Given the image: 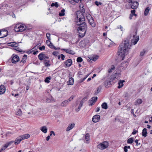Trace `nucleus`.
Returning <instances> with one entry per match:
<instances>
[{"label":"nucleus","instance_id":"nucleus-1","mask_svg":"<svg viewBox=\"0 0 152 152\" xmlns=\"http://www.w3.org/2000/svg\"><path fill=\"white\" fill-rule=\"evenodd\" d=\"M131 45L129 44V40L128 39L124 40L120 45L118 50V54L122 58V59L123 60L125 56L128 53L129 49Z\"/></svg>","mask_w":152,"mask_h":152},{"label":"nucleus","instance_id":"nucleus-2","mask_svg":"<svg viewBox=\"0 0 152 152\" xmlns=\"http://www.w3.org/2000/svg\"><path fill=\"white\" fill-rule=\"evenodd\" d=\"M82 23L80 24V25H78L79 26L78 28V30L79 31V36L80 37H83L85 35L86 32L87 27V25L86 22Z\"/></svg>","mask_w":152,"mask_h":152},{"label":"nucleus","instance_id":"nucleus-3","mask_svg":"<svg viewBox=\"0 0 152 152\" xmlns=\"http://www.w3.org/2000/svg\"><path fill=\"white\" fill-rule=\"evenodd\" d=\"M26 27L25 25L17 24L15 26L14 30L16 32H22L26 29Z\"/></svg>","mask_w":152,"mask_h":152},{"label":"nucleus","instance_id":"nucleus-4","mask_svg":"<svg viewBox=\"0 0 152 152\" xmlns=\"http://www.w3.org/2000/svg\"><path fill=\"white\" fill-rule=\"evenodd\" d=\"M108 146V142L107 141H104L102 143L99 144L97 145V148L101 150H103L106 148Z\"/></svg>","mask_w":152,"mask_h":152},{"label":"nucleus","instance_id":"nucleus-5","mask_svg":"<svg viewBox=\"0 0 152 152\" xmlns=\"http://www.w3.org/2000/svg\"><path fill=\"white\" fill-rule=\"evenodd\" d=\"M76 19H83V21L85 20L84 16L81 11H77L76 12Z\"/></svg>","mask_w":152,"mask_h":152},{"label":"nucleus","instance_id":"nucleus-6","mask_svg":"<svg viewBox=\"0 0 152 152\" xmlns=\"http://www.w3.org/2000/svg\"><path fill=\"white\" fill-rule=\"evenodd\" d=\"M12 62L13 64H16L17 62H18L19 61V57L13 54L11 56Z\"/></svg>","mask_w":152,"mask_h":152},{"label":"nucleus","instance_id":"nucleus-7","mask_svg":"<svg viewBox=\"0 0 152 152\" xmlns=\"http://www.w3.org/2000/svg\"><path fill=\"white\" fill-rule=\"evenodd\" d=\"M137 33L136 31L135 34L133 36V39L132 40V42L134 45H136L139 40V36H137Z\"/></svg>","mask_w":152,"mask_h":152},{"label":"nucleus","instance_id":"nucleus-8","mask_svg":"<svg viewBox=\"0 0 152 152\" xmlns=\"http://www.w3.org/2000/svg\"><path fill=\"white\" fill-rule=\"evenodd\" d=\"M97 98H98L97 96H94L91 99L89 100L88 102V105L89 106H91L94 105L97 101Z\"/></svg>","mask_w":152,"mask_h":152},{"label":"nucleus","instance_id":"nucleus-9","mask_svg":"<svg viewBox=\"0 0 152 152\" xmlns=\"http://www.w3.org/2000/svg\"><path fill=\"white\" fill-rule=\"evenodd\" d=\"M14 142V141H12L6 143L2 146L1 149L0 150V152H1L2 151H3L5 149L8 147V146L10 145L12 143H13Z\"/></svg>","mask_w":152,"mask_h":152},{"label":"nucleus","instance_id":"nucleus-10","mask_svg":"<svg viewBox=\"0 0 152 152\" xmlns=\"http://www.w3.org/2000/svg\"><path fill=\"white\" fill-rule=\"evenodd\" d=\"M8 34V32L7 30H4L0 31V38H4L6 37Z\"/></svg>","mask_w":152,"mask_h":152},{"label":"nucleus","instance_id":"nucleus-11","mask_svg":"<svg viewBox=\"0 0 152 152\" xmlns=\"http://www.w3.org/2000/svg\"><path fill=\"white\" fill-rule=\"evenodd\" d=\"M100 116L99 115H96L93 116L92 121L94 123H96L100 120Z\"/></svg>","mask_w":152,"mask_h":152},{"label":"nucleus","instance_id":"nucleus-12","mask_svg":"<svg viewBox=\"0 0 152 152\" xmlns=\"http://www.w3.org/2000/svg\"><path fill=\"white\" fill-rule=\"evenodd\" d=\"M39 59L40 61H42L45 60V59L49 58V57L48 56H46L45 55L42 53H40L38 56Z\"/></svg>","mask_w":152,"mask_h":152},{"label":"nucleus","instance_id":"nucleus-13","mask_svg":"<svg viewBox=\"0 0 152 152\" xmlns=\"http://www.w3.org/2000/svg\"><path fill=\"white\" fill-rule=\"evenodd\" d=\"M131 5V8L135 10L138 7L139 4L137 1H134L132 2Z\"/></svg>","mask_w":152,"mask_h":152},{"label":"nucleus","instance_id":"nucleus-14","mask_svg":"<svg viewBox=\"0 0 152 152\" xmlns=\"http://www.w3.org/2000/svg\"><path fill=\"white\" fill-rule=\"evenodd\" d=\"M72 63V61L71 59H69L64 62L65 67H68L70 66Z\"/></svg>","mask_w":152,"mask_h":152},{"label":"nucleus","instance_id":"nucleus-15","mask_svg":"<svg viewBox=\"0 0 152 152\" xmlns=\"http://www.w3.org/2000/svg\"><path fill=\"white\" fill-rule=\"evenodd\" d=\"M61 50H63L66 53L69 54L74 55L75 54V52L73 50L70 49H61Z\"/></svg>","mask_w":152,"mask_h":152},{"label":"nucleus","instance_id":"nucleus-16","mask_svg":"<svg viewBox=\"0 0 152 152\" xmlns=\"http://www.w3.org/2000/svg\"><path fill=\"white\" fill-rule=\"evenodd\" d=\"M111 82L109 79L106 80L104 82V84L106 88L109 87L111 85Z\"/></svg>","mask_w":152,"mask_h":152},{"label":"nucleus","instance_id":"nucleus-17","mask_svg":"<svg viewBox=\"0 0 152 152\" xmlns=\"http://www.w3.org/2000/svg\"><path fill=\"white\" fill-rule=\"evenodd\" d=\"M76 24L77 25H80L82 23H85V20L83 21V19H80V18L79 19H76Z\"/></svg>","mask_w":152,"mask_h":152},{"label":"nucleus","instance_id":"nucleus-18","mask_svg":"<svg viewBox=\"0 0 152 152\" xmlns=\"http://www.w3.org/2000/svg\"><path fill=\"white\" fill-rule=\"evenodd\" d=\"M89 24L92 27H94L96 26V24L94 22L93 18L88 21Z\"/></svg>","mask_w":152,"mask_h":152},{"label":"nucleus","instance_id":"nucleus-19","mask_svg":"<svg viewBox=\"0 0 152 152\" xmlns=\"http://www.w3.org/2000/svg\"><path fill=\"white\" fill-rule=\"evenodd\" d=\"M22 140H23L22 139L20 136L18 137L15 140V144L16 145L18 144Z\"/></svg>","mask_w":152,"mask_h":152},{"label":"nucleus","instance_id":"nucleus-20","mask_svg":"<svg viewBox=\"0 0 152 152\" xmlns=\"http://www.w3.org/2000/svg\"><path fill=\"white\" fill-rule=\"evenodd\" d=\"M5 91V88L4 86L1 85L0 86V94H3Z\"/></svg>","mask_w":152,"mask_h":152},{"label":"nucleus","instance_id":"nucleus-21","mask_svg":"<svg viewBox=\"0 0 152 152\" xmlns=\"http://www.w3.org/2000/svg\"><path fill=\"white\" fill-rule=\"evenodd\" d=\"M75 124L74 123L69 125L68 127L66 128V131H68L72 129L75 126Z\"/></svg>","mask_w":152,"mask_h":152},{"label":"nucleus","instance_id":"nucleus-22","mask_svg":"<svg viewBox=\"0 0 152 152\" xmlns=\"http://www.w3.org/2000/svg\"><path fill=\"white\" fill-rule=\"evenodd\" d=\"M125 81L124 80H119L118 83V84L119 85L118 86V88H120L122 87L124 85L123 83Z\"/></svg>","mask_w":152,"mask_h":152},{"label":"nucleus","instance_id":"nucleus-23","mask_svg":"<svg viewBox=\"0 0 152 152\" xmlns=\"http://www.w3.org/2000/svg\"><path fill=\"white\" fill-rule=\"evenodd\" d=\"M86 40H82L79 43V45L80 47L82 48L84 47L86 44Z\"/></svg>","mask_w":152,"mask_h":152},{"label":"nucleus","instance_id":"nucleus-24","mask_svg":"<svg viewBox=\"0 0 152 152\" xmlns=\"http://www.w3.org/2000/svg\"><path fill=\"white\" fill-rule=\"evenodd\" d=\"M22 140L28 139L30 137V135L28 134H25L20 136Z\"/></svg>","mask_w":152,"mask_h":152},{"label":"nucleus","instance_id":"nucleus-25","mask_svg":"<svg viewBox=\"0 0 152 152\" xmlns=\"http://www.w3.org/2000/svg\"><path fill=\"white\" fill-rule=\"evenodd\" d=\"M81 0H68L69 2L73 5H75L76 3H78L80 1H81Z\"/></svg>","mask_w":152,"mask_h":152},{"label":"nucleus","instance_id":"nucleus-26","mask_svg":"<svg viewBox=\"0 0 152 152\" xmlns=\"http://www.w3.org/2000/svg\"><path fill=\"white\" fill-rule=\"evenodd\" d=\"M53 99L51 96H50L49 98H47L45 100V102L46 103H50L53 102Z\"/></svg>","mask_w":152,"mask_h":152},{"label":"nucleus","instance_id":"nucleus-27","mask_svg":"<svg viewBox=\"0 0 152 152\" xmlns=\"http://www.w3.org/2000/svg\"><path fill=\"white\" fill-rule=\"evenodd\" d=\"M50 61L47 60L45 59L44 61V63L46 67L50 66Z\"/></svg>","mask_w":152,"mask_h":152},{"label":"nucleus","instance_id":"nucleus-28","mask_svg":"<svg viewBox=\"0 0 152 152\" xmlns=\"http://www.w3.org/2000/svg\"><path fill=\"white\" fill-rule=\"evenodd\" d=\"M74 79L72 77H71L69 79V80L68 81V85H72L73 84Z\"/></svg>","mask_w":152,"mask_h":152},{"label":"nucleus","instance_id":"nucleus-29","mask_svg":"<svg viewBox=\"0 0 152 152\" xmlns=\"http://www.w3.org/2000/svg\"><path fill=\"white\" fill-rule=\"evenodd\" d=\"M68 101L67 100H65L62 102L61 105L62 107H65L68 105Z\"/></svg>","mask_w":152,"mask_h":152},{"label":"nucleus","instance_id":"nucleus-30","mask_svg":"<svg viewBox=\"0 0 152 152\" xmlns=\"http://www.w3.org/2000/svg\"><path fill=\"white\" fill-rule=\"evenodd\" d=\"M142 103V100L141 99H137L135 102V105H137L138 104H140Z\"/></svg>","mask_w":152,"mask_h":152},{"label":"nucleus","instance_id":"nucleus-31","mask_svg":"<svg viewBox=\"0 0 152 152\" xmlns=\"http://www.w3.org/2000/svg\"><path fill=\"white\" fill-rule=\"evenodd\" d=\"M41 131L44 133H46L47 132V129L46 126H43L40 128Z\"/></svg>","mask_w":152,"mask_h":152},{"label":"nucleus","instance_id":"nucleus-32","mask_svg":"<svg viewBox=\"0 0 152 152\" xmlns=\"http://www.w3.org/2000/svg\"><path fill=\"white\" fill-rule=\"evenodd\" d=\"M86 17L88 21L93 18L91 15L88 12L86 14Z\"/></svg>","mask_w":152,"mask_h":152},{"label":"nucleus","instance_id":"nucleus-33","mask_svg":"<svg viewBox=\"0 0 152 152\" xmlns=\"http://www.w3.org/2000/svg\"><path fill=\"white\" fill-rule=\"evenodd\" d=\"M9 45L14 47H17L18 45V44L16 43L15 42H10L9 43Z\"/></svg>","mask_w":152,"mask_h":152},{"label":"nucleus","instance_id":"nucleus-34","mask_svg":"<svg viewBox=\"0 0 152 152\" xmlns=\"http://www.w3.org/2000/svg\"><path fill=\"white\" fill-rule=\"evenodd\" d=\"M147 129L146 128H144L143 129L142 132V136L144 137L147 136Z\"/></svg>","mask_w":152,"mask_h":152},{"label":"nucleus","instance_id":"nucleus-35","mask_svg":"<svg viewBox=\"0 0 152 152\" xmlns=\"http://www.w3.org/2000/svg\"><path fill=\"white\" fill-rule=\"evenodd\" d=\"M99 58V56H94L91 57L89 58L90 60H92L94 61H95Z\"/></svg>","mask_w":152,"mask_h":152},{"label":"nucleus","instance_id":"nucleus-36","mask_svg":"<svg viewBox=\"0 0 152 152\" xmlns=\"http://www.w3.org/2000/svg\"><path fill=\"white\" fill-rule=\"evenodd\" d=\"M102 107V108L106 109L107 108V105L106 103L104 102L101 105Z\"/></svg>","mask_w":152,"mask_h":152},{"label":"nucleus","instance_id":"nucleus-37","mask_svg":"<svg viewBox=\"0 0 152 152\" xmlns=\"http://www.w3.org/2000/svg\"><path fill=\"white\" fill-rule=\"evenodd\" d=\"M85 139L86 141H87V143H89V140L90 139V135L88 133H87L85 135Z\"/></svg>","mask_w":152,"mask_h":152},{"label":"nucleus","instance_id":"nucleus-38","mask_svg":"<svg viewBox=\"0 0 152 152\" xmlns=\"http://www.w3.org/2000/svg\"><path fill=\"white\" fill-rule=\"evenodd\" d=\"M101 89V86H99V87L97 88L96 91L94 95H96L98 94L100 92Z\"/></svg>","mask_w":152,"mask_h":152},{"label":"nucleus","instance_id":"nucleus-39","mask_svg":"<svg viewBox=\"0 0 152 152\" xmlns=\"http://www.w3.org/2000/svg\"><path fill=\"white\" fill-rule=\"evenodd\" d=\"M134 138L133 137H131L127 141L128 143L131 144L132 143L133 141Z\"/></svg>","mask_w":152,"mask_h":152},{"label":"nucleus","instance_id":"nucleus-40","mask_svg":"<svg viewBox=\"0 0 152 152\" xmlns=\"http://www.w3.org/2000/svg\"><path fill=\"white\" fill-rule=\"evenodd\" d=\"M149 10L150 9L149 7H147L146 8L144 12V15H145L146 16L148 15V13L149 11Z\"/></svg>","mask_w":152,"mask_h":152},{"label":"nucleus","instance_id":"nucleus-41","mask_svg":"<svg viewBox=\"0 0 152 152\" xmlns=\"http://www.w3.org/2000/svg\"><path fill=\"white\" fill-rule=\"evenodd\" d=\"M65 10L64 9L61 10L60 12L59 13V15L60 16H63L65 15Z\"/></svg>","mask_w":152,"mask_h":152},{"label":"nucleus","instance_id":"nucleus-42","mask_svg":"<svg viewBox=\"0 0 152 152\" xmlns=\"http://www.w3.org/2000/svg\"><path fill=\"white\" fill-rule=\"evenodd\" d=\"M58 3L57 2H55V3H52L51 4V7H56L57 8L58 7Z\"/></svg>","mask_w":152,"mask_h":152},{"label":"nucleus","instance_id":"nucleus-43","mask_svg":"<svg viewBox=\"0 0 152 152\" xmlns=\"http://www.w3.org/2000/svg\"><path fill=\"white\" fill-rule=\"evenodd\" d=\"M48 46L51 48H54L55 50H56V48L51 42H50V43L48 44Z\"/></svg>","mask_w":152,"mask_h":152},{"label":"nucleus","instance_id":"nucleus-44","mask_svg":"<svg viewBox=\"0 0 152 152\" xmlns=\"http://www.w3.org/2000/svg\"><path fill=\"white\" fill-rule=\"evenodd\" d=\"M51 79V77L50 76L47 77L45 80V83H48L50 82L49 80Z\"/></svg>","mask_w":152,"mask_h":152},{"label":"nucleus","instance_id":"nucleus-45","mask_svg":"<svg viewBox=\"0 0 152 152\" xmlns=\"http://www.w3.org/2000/svg\"><path fill=\"white\" fill-rule=\"evenodd\" d=\"M135 10L134 9L133 10L131 11V14H132V15H134V16H137V15L135 13Z\"/></svg>","mask_w":152,"mask_h":152},{"label":"nucleus","instance_id":"nucleus-46","mask_svg":"<svg viewBox=\"0 0 152 152\" xmlns=\"http://www.w3.org/2000/svg\"><path fill=\"white\" fill-rule=\"evenodd\" d=\"M83 60L81 57H78L77 58V62H81Z\"/></svg>","mask_w":152,"mask_h":152},{"label":"nucleus","instance_id":"nucleus-47","mask_svg":"<svg viewBox=\"0 0 152 152\" xmlns=\"http://www.w3.org/2000/svg\"><path fill=\"white\" fill-rule=\"evenodd\" d=\"M22 112L20 109L16 113V114L17 115H20L22 114Z\"/></svg>","mask_w":152,"mask_h":152},{"label":"nucleus","instance_id":"nucleus-48","mask_svg":"<svg viewBox=\"0 0 152 152\" xmlns=\"http://www.w3.org/2000/svg\"><path fill=\"white\" fill-rule=\"evenodd\" d=\"M26 58H22V59L21 60L20 62V63H23V64L24 63L26 62Z\"/></svg>","mask_w":152,"mask_h":152},{"label":"nucleus","instance_id":"nucleus-49","mask_svg":"<svg viewBox=\"0 0 152 152\" xmlns=\"http://www.w3.org/2000/svg\"><path fill=\"white\" fill-rule=\"evenodd\" d=\"M50 34L49 33H47L46 34V36L48 40H50L51 39H50Z\"/></svg>","mask_w":152,"mask_h":152},{"label":"nucleus","instance_id":"nucleus-50","mask_svg":"<svg viewBox=\"0 0 152 152\" xmlns=\"http://www.w3.org/2000/svg\"><path fill=\"white\" fill-rule=\"evenodd\" d=\"M145 53V51L144 50H143L142 51H141L140 52V56H143L144 55Z\"/></svg>","mask_w":152,"mask_h":152},{"label":"nucleus","instance_id":"nucleus-51","mask_svg":"<svg viewBox=\"0 0 152 152\" xmlns=\"http://www.w3.org/2000/svg\"><path fill=\"white\" fill-rule=\"evenodd\" d=\"M95 3L96 5L97 6H98L99 5H101L102 3L100 2H99L98 1H96L95 2Z\"/></svg>","mask_w":152,"mask_h":152},{"label":"nucleus","instance_id":"nucleus-52","mask_svg":"<svg viewBox=\"0 0 152 152\" xmlns=\"http://www.w3.org/2000/svg\"><path fill=\"white\" fill-rule=\"evenodd\" d=\"M45 46L44 45H42V46L40 47L39 48V49L41 50H44L45 49Z\"/></svg>","mask_w":152,"mask_h":152},{"label":"nucleus","instance_id":"nucleus-53","mask_svg":"<svg viewBox=\"0 0 152 152\" xmlns=\"http://www.w3.org/2000/svg\"><path fill=\"white\" fill-rule=\"evenodd\" d=\"M117 28L118 29H121V31H123V27L121 26V25H120L118 26Z\"/></svg>","mask_w":152,"mask_h":152},{"label":"nucleus","instance_id":"nucleus-54","mask_svg":"<svg viewBox=\"0 0 152 152\" xmlns=\"http://www.w3.org/2000/svg\"><path fill=\"white\" fill-rule=\"evenodd\" d=\"M73 99V96H71L67 100L69 102H70L71 100H72Z\"/></svg>","mask_w":152,"mask_h":152},{"label":"nucleus","instance_id":"nucleus-55","mask_svg":"<svg viewBox=\"0 0 152 152\" xmlns=\"http://www.w3.org/2000/svg\"><path fill=\"white\" fill-rule=\"evenodd\" d=\"M87 100V98L86 97H85L81 100L83 102L86 101Z\"/></svg>","mask_w":152,"mask_h":152},{"label":"nucleus","instance_id":"nucleus-56","mask_svg":"<svg viewBox=\"0 0 152 152\" xmlns=\"http://www.w3.org/2000/svg\"><path fill=\"white\" fill-rule=\"evenodd\" d=\"M52 134H53L54 136L55 135L54 132L53 131H51L50 132V136H52Z\"/></svg>","mask_w":152,"mask_h":152},{"label":"nucleus","instance_id":"nucleus-57","mask_svg":"<svg viewBox=\"0 0 152 152\" xmlns=\"http://www.w3.org/2000/svg\"><path fill=\"white\" fill-rule=\"evenodd\" d=\"M58 52L56 51L53 52V54L55 56H57L58 55Z\"/></svg>","mask_w":152,"mask_h":152},{"label":"nucleus","instance_id":"nucleus-58","mask_svg":"<svg viewBox=\"0 0 152 152\" xmlns=\"http://www.w3.org/2000/svg\"><path fill=\"white\" fill-rule=\"evenodd\" d=\"M61 59L62 60H64V58H65V56L63 54H61Z\"/></svg>","mask_w":152,"mask_h":152},{"label":"nucleus","instance_id":"nucleus-59","mask_svg":"<svg viewBox=\"0 0 152 152\" xmlns=\"http://www.w3.org/2000/svg\"><path fill=\"white\" fill-rule=\"evenodd\" d=\"M84 102H83L82 101H81L80 102V103L79 105V106L80 107H82L83 106V104Z\"/></svg>","mask_w":152,"mask_h":152},{"label":"nucleus","instance_id":"nucleus-60","mask_svg":"<svg viewBox=\"0 0 152 152\" xmlns=\"http://www.w3.org/2000/svg\"><path fill=\"white\" fill-rule=\"evenodd\" d=\"M124 150L125 152H128V150L127 148L125 146L124 147Z\"/></svg>","mask_w":152,"mask_h":152},{"label":"nucleus","instance_id":"nucleus-61","mask_svg":"<svg viewBox=\"0 0 152 152\" xmlns=\"http://www.w3.org/2000/svg\"><path fill=\"white\" fill-rule=\"evenodd\" d=\"M134 16V15H132V14H130L129 17V18L130 20H131L132 19V17Z\"/></svg>","mask_w":152,"mask_h":152},{"label":"nucleus","instance_id":"nucleus-62","mask_svg":"<svg viewBox=\"0 0 152 152\" xmlns=\"http://www.w3.org/2000/svg\"><path fill=\"white\" fill-rule=\"evenodd\" d=\"M50 135H48V136L47 137H46V140L47 141H48L49 139H50Z\"/></svg>","mask_w":152,"mask_h":152},{"label":"nucleus","instance_id":"nucleus-63","mask_svg":"<svg viewBox=\"0 0 152 152\" xmlns=\"http://www.w3.org/2000/svg\"><path fill=\"white\" fill-rule=\"evenodd\" d=\"M137 130H134V131L132 132V134H135L137 132Z\"/></svg>","mask_w":152,"mask_h":152},{"label":"nucleus","instance_id":"nucleus-64","mask_svg":"<svg viewBox=\"0 0 152 152\" xmlns=\"http://www.w3.org/2000/svg\"><path fill=\"white\" fill-rule=\"evenodd\" d=\"M110 69L112 70H114V69H115V66H114V65H113L111 66V68H110Z\"/></svg>","mask_w":152,"mask_h":152}]
</instances>
